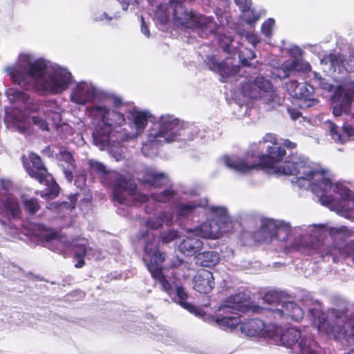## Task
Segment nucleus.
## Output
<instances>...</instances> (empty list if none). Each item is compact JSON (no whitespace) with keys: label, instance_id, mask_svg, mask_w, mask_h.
<instances>
[{"label":"nucleus","instance_id":"a211bd4d","mask_svg":"<svg viewBox=\"0 0 354 354\" xmlns=\"http://www.w3.org/2000/svg\"><path fill=\"white\" fill-rule=\"evenodd\" d=\"M274 87L271 82L262 76L257 77L253 81L245 82L241 88V93L244 98L261 99L266 93L273 95Z\"/></svg>","mask_w":354,"mask_h":354},{"label":"nucleus","instance_id":"f704fd0d","mask_svg":"<svg viewBox=\"0 0 354 354\" xmlns=\"http://www.w3.org/2000/svg\"><path fill=\"white\" fill-rule=\"evenodd\" d=\"M298 59L285 61L281 65L283 77H288L290 74L297 71Z\"/></svg>","mask_w":354,"mask_h":354},{"label":"nucleus","instance_id":"4be33fe9","mask_svg":"<svg viewBox=\"0 0 354 354\" xmlns=\"http://www.w3.org/2000/svg\"><path fill=\"white\" fill-rule=\"evenodd\" d=\"M140 180L151 187H160L169 183V177L153 167L145 168L140 174Z\"/></svg>","mask_w":354,"mask_h":354},{"label":"nucleus","instance_id":"6e6d98bb","mask_svg":"<svg viewBox=\"0 0 354 354\" xmlns=\"http://www.w3.org/2000/svg\"><path fill=\"white\" fill-rule=\"evenodd\" d=\"M153 0H148V1L151 3Z\"/></svg>","mask_w":354,"mask_h":354},{"label":"nucleus","instance_id":"e433bc0d","mask_svg":"<svg viewBox=\"0 0 354 354\" xmlns=\"http://www.w3.org/2000/svg\"><path fill=\"white\" fill-rule=\"evenodd\" d=\"M180 235L177 230H170L160 234V239L163 243H169L178 238Z\"/></svg>","mask_w":354,"mask_h":354},{"label":"nucleus","instance_id":"49530a36","mask_svg":"<svg viewBox=\"0 0 354 354\" xmlns=\"http://www.w3.org/2000/svg\"><path fill=\"white\" fill-rule=\"evenodd\" d=\"M319 84L320 86L322 87V88H323L326 91H332L333 90V86L331 84L326 82L325 80L319 78Z\"/></svg>","mask_w":354,"mask_h":354},{"label":"nucleus","instance_id":"bb28decb","mask_svg":"<svg viewBox=\"0 0 354 354\" xmlns=\"http://www.w3.org/2000/svg\"><path fill=\"white\" fill-rule=\"evenodd\" d=\"M207 205V201H192L186 203H178L175 206V212L178 219L189 217L194 214L198 207Z\"/></svg>","mask_w":354,"mask_h":354},{"label":"nucleus","instance_id":"c03bdc74","mask_svg":"<svg viewBox=\"0 0 354 354\" xmlns=\"http://www.w3.org/2000/svg\"><path fill=\"white\" fill-rule=\"evenodd\" d=\"M280 146H283L288 149H294L296 147V144L290 141L288 139H278Z\"/></svg>","mask_w":354,"mask_h":354},{"label":"nucleus","instance_id":"6e6552de","mask_svg":"<svg viewBox=\"0 0 354 354\" xmlns=\"http://www.w3.org/2000/svg\"><path fill=\"white\" fill-rule=\"evenodd\" d=\"M263 308L256 305H250L241 294L230 297L218 309V313L214 318L217 326L223 330L232 331L241 324V331L248 337L263 335L264 323L260 319H250L241 322L239 315L236 311L261 313Z\"/></svg>","mask_w":354,"mask_h":354},{"label":"nucleus","instance_id":"9d476101","mask_svg":"<svg viewBox=\"0 0 354 354\" xmlns=\"http://www.w3.org/2000/svg\"><path fill=\"white\" fill-rule=\"evenodd\" d=\"M88 165L91 174H97L101 178L102 183L113 187V196L115 202L129 206L149 200L147 195L136 190V186L133 181L127 180L115 171L108 170L102 162L89 160Z\"/></svg>","mask_w":354,"mask_h":354},{"label":"nucleus","instance_id":"412c9836","mask_svg":"<svg viewBox=\"0 0 354 354\" xmlns=\"http://www.w3.org/2000/svg\"><path fill=\"white\" fill-rule=\"evenodd\" d=\"M206 63L208 68L218 73L223 80L239 72V67L232 66L231 59L227 58L222 62H218L214 56H207Z\"/></svg>","mask_w":354,"mask_h":354},{"label":"nucleus","instance_id":"de8ad7c7","mask_svg":"<svg viewBox=\"0 0 354 354\" xmlns=\"http://www.w3.org/2000/svg\"><path fill=\"white\" fill-rule=\"evenodd\" d=\"M141 21V31L147 37H149L150 36V31L145 21V19L142 17H140Z\"/></svg>","mask_w":354,"mask_h":354},{"label":"nucleus","instance_id":"ddd939ff","mask_svg":"<svg viewBox=\"0 0 354 354\" xmlns=\"http://www.w3.org/2000/svg\"><path fill=\"white\" fill-rule=\"evenodd\" d=\"M33 234L44 241L46 247L57 252L63 253L66 250L73 248L77 259L75 266L77 268L84 266V257L91 259L95 256L96 250L90 246L85 239H71L40 224L34 226Z\"/></svg>","mask_w":354,"mask_h":354},{"label":"nucleus","instance_id":"473e14b6","mask_svg":"<svg viewBox=\"0 0 354 354\" xmlns=\"http://www.w3.org/2000/svg\"><path fill=\"white\" fill-rule=\"evenodd\" d=\"M151 197L153 201L157 202L169 203L177 198V193L172 189H168L159 194H152Z\"/></svg>","mask_w":354,"mask_h":354},{"label":"nucleus","instance_id":"37998d69","mask_svg":"<svg viewBox=\"0 0 354 354\" xmlns=\"http://www.w3.org/2000/svg\"><path fill=\"white\" fill-rule=\"evenodd\" d=\"M246 39L255 46L259 42V36L254 32H248L246 35Z\"/></svg>","mask_w":354,"mask_h":354},{"label":"nucleus","instance_id":"4c0bfd02","mask_svg":"<svg viewBox=\"0 0 354 354\" xmlns=\"http://www.w3.org/2000/svg\"><path fill=\"white\" fill-rule=\"evenodd\" d=\"M24 206L26 209L31 214H35L40 207L38 201L32 198L24 201Z\"/></svg>","mask_w":354,"mask_h":354},{"label":"nucleus","instance_id":"423d86ee","mask_svg":"<svg viewBox=\"0 0 354 354\" xmlns=\"http://www.w3.org/2000/svg\"><path fill=\"white\" fill-rule=\"evenodd\" d=\"M104 93L108 95L106 99H99L86 109L88 116L95 122L93 142L100 150H105L113 132L127 122L124 113L111 107V104L120 106L122 99L107 91L104 90Z\"/></svg>","mask_w":354,"mask_h":354},{"label":"nucleus","instance_id":"2f4dec72","mask_svg":"<svg viewBox=\"0 0 354 354\" xmlns=\"http://www.w3.org/2000/svg\"><path fill=\"white\" fill-rule=\"evenodd\" d=\"M41 184L46 185L45 190L41 193L42 198H55L58 196L59 192V187L58 184L53 179H49L48 182L40 183Z\"/></svg>","mask_w":354,"mask_h":354},{"label":"nucleus","instance_id":"a19ab883","mask_svg":"<svg viewBox=\"0 0 354 354\" xmlns=\"http://www.w3.org/2000/svg\"><path fill=\"white\" fill-rule=\"evenodd\" d=\"M289 55L292 59H300L303 55L302 50L297 46L292 45L289 48Z\"/></svg>","mask_w":354,"mask_h":354},{"label":"nucleus","instance_id":"f03ea898","mask_svg":"<svg viewBox=\"0 0 354 354\" xmlns=\"http://www.w3.org/2000/svg\"><path fill=\"white\" fill-rule=\"evenodd\" d=\"M14 84L28 91H36L44 95H57L69 93L71 102L85 106L88 103L106 99L104 89L90 81L75 82L71 72L66 67L29 52L19 54L16 62L3 68Z\"/></svg>","mask_w":354,"mask_h":354},{"label":"nucleus","instance_id":"5fc2aeb1","mask_svg":"<svg viewBox=\"0 0 354 354\" xmlns=\"http://www.w3.org/2000/svg\"><path fill=\"white\" fill-rule=\"evenodd\" d=\"M146 212L148 213L149 212V207L148 206L146 207Z\"/></svg>","mask_w":354,"mask_h":354},{"label":"nucleus","instance_id":"58836bf2","mask_svg":"<svg viewBox=\"0 0 354 354\" xmlns=\"http://www.w3.org/2000/svg\"><path fill=\"white\" fill-rule=\"evenodd\" d=\"M279 299V295L278 293L274 290H270L267 292L262 299L268 304L274 303L277 301Z\"/></svg>","mask_w":354,"mask_h":354},{"label":"nucleus","instance_id":"39448f33","mask_svg":"<svg viewBox=\"0 0 354 354\" xmlns=\"http://www.w3.org/2000/svg\"><path fill=\"white\" fill-rule=\"evenodd\" d=\"M7 97L11 103L16 104L10 111H6L8 125L20 133L26 132L30 126L29 115L32 123L42 131H49L51 120L55 126L62 121L64 110L55 100H48L38 103L26 93L16 88H9Z\"/></svg>","mask_w":354,"mask_h":354},{"label":"nucleus","instance_id":"1a4fd4ad","mask_svg":"<svg viewBox=\"0 0 354 354\" xmlns=\"http://www.w3.org/2000/svg\"><path fill=\"white\" fill-rule=\"evenodd\" d=\"M344 303L340 308L330 309L326 315L319 308L309 309L313 325L320 333L337 341H346L349 346L354 345V317L346 315Z\"/></svg>","mask_w":354,"mask_h":354},{"label":"nucleus","instance_id":"3c124183","mask_svg":"<svg viewBox=\"0 0 354 354\" xmlns=\"http://www.w3.org/2000/svg\"><path fill=\"white\" fill-rule=\"evenodd\" d=\"M113 19V17H109L106 12H104L101 15V16L98 18H96V20L97 21H103L104 19H106L108 21H110Z\"/></svg>","mask_w":354,"mask_h":354},{"label":"nucleus","instance_id":"ea45409f","mask_svg":"<svg viewBox=\"0 0 354 354\" xmlns=\"http://www.w3.org/2000/svg\"><path fill=\"white\" fill-rule=\"evenodd\" d=\"M299 85V83H298V82L296 80H291L286 83L287 91L292 97L298 95L297 93V88H298Z\"/></svg>","mask_w":354,"mask_h":354},{"label":"nucleus","instance_id":"c85d7f7f","mask_svg":"<svg viewBox=\"0 0 354 354\" xmlns=\"http://www.w3.org/2000/svg\"><path fill=\"white\" fill-rule=\"evenodd\" d=\"M297 89V93L299 95H294L293 97L304 100V104L303 106L300 105L301 107L313 106L317 103L315 100L310 98L314 92V88L311 85L306 83L299 84Z\"/></svg>","mask_w":354,"mask_h":354},{"label":"nucleus","instance_id":"9b49d317","mask_svg":"<svg viewBox=\"0 0 354 354\" xmlns=\"http://www.w3.org/2000/svg\"><path fill=\"white\" fill-rule=\"evenodd\" d=\"M172 13V19L176 26L198 29L201 36L207 37V31L214 32L215 22L211 17L196 15L186 10L180 0H170L167 6L160 5L155 12V19L160 23L166 24Z\"/></svg>","mask_w":354,"mask_h":354},{"label":"nucleus","instance_id":"aec40b11","mask_svg":"<svg viewBox=\"0 0 354 354\" xmlns=\"http://www.w3.org/2000/svg\"><path fill=\"white\" fill-rule=\"evenodd\" d=\"M278 305L281 306L280 308L272 309L275 317L290 319L295 322L301 320L304 317L303 309L295 301H285Z\"/></svg>","mask_w":354,"mask_h":354},{"label":"nucleus","instance_id":"72a5a7b5","mask_svg":"<svg viewBox=\"0 0 354 354\" xmlns=\"http://www.w3.org/2000/svg\"><path fill=\"white\" fill-rule=\"evenodd\" d=\"M77 194L71 195L69 197V202H63L59 205L50 204L48 208L49 209H57L58 210L66 209L67 211L71 212L75 208V203L77 200Z\"/></svg>","mask_w":354,"mask_h":354},{"label":"nucleus","instance_id":"a18cd8bd","mask_svg":"<svg viewBox=\"0 0 354 354\" xmlns=\"http://www.w3.org/2000/svg\"><path fill=\"white\" fill-rule=\"evenodd\" d=\"M287 111L290 118L294 120L298 119L301 114L299 111L294 108H288Z\"/></svg>","mask_w":354,"mask_h":354},{"label":"nucleus","instance_id":"8fccbe9b","mask_svg":"<svg viewBox=\"0 0 354 354\" xmlns=\"http://www.w3.org/2000/svg\"><path fill=\"white\" fill-rule=\"evenodd\" d=\"M306 48H308L313 53H319V46L318 45L307 44L305 46Z\"/></svg>","mask_w":354,"mask_h":354},{"label":"nucleus","instance_id":"4468645a","mask_svg":"<svg viewBox=\"0 0 354 354\" xmlns=\"http://www.w3.org/2000/svg\"><path fill=\"white\" fill-rule=\"evenodd\" d=\"M209 210L211 218L194 228L196 235L205 239H216L230 232L232 223L227 209L224 207L212 206Z\"/></svg>","mask_w":354,"mask_h":354},{"label":"nucleus","instance_id":"09e8293b","mask_svg":"<svg viewBox=\"0 0 354 354\" xmlns=\"http://www.w3.org/2000/svg\"><path fill=\"white\" fill-rule=\"evenodd\" d=\"M183 263V260L178 258V257H174L171 260L170 267L171 268H177L180 266Z\"/></svg>","mask_w":354,"mask_h":354},{"label":"nucleus","instance_id":"864d4df0","mask_svg":"<svg viewBox=\"0 0 354 354\" xmlns=\"http://www.w3.org/2000/svg\"><path fill=\"white\" fill-rule=\"evenodd\" d=\"M348 354H354V348L351 349Z\"/></svg>","mask_w":354,"mask_h":354},{"label":"nucleus","instance_id":"a878e982","mask_svg":"<svg viewBox=\"0 0 354 354\" xmlns=\"http://www.w3.org/2000/svg\"><path fill=\"white\" fill-rule=\"evenodd\" d=\"M188 234L179 245V250L185 254L189 256L196 254L203 247V241L196 235L194 229H187Z\"/></svg>","mask_w":354,"mask_h":354},{"label":"nucleus","instance_id":"7ed1b4c3","mask_svg":"<svg viewBox=\"0 0 354 354\" xmlns=\"http://www.w3.org/2000/svg\"><path fill=\"white\" fill-rule=\"evenodd\" d=\"M353 233L346 226L327 227L314 224L292 227L284 221L266 218L262 220L254 239L263 242L276 239L295 249L309 246L322 257H331L335 263L351 256L354 262V241L346 244L339 243L353 236Z\"/></svg>","mask_w":354,"mask_h":354},{"label":"nucleus","instance_id":"79ce46f5","mask_svg":"<svg viewBox=\"0 0 354 354\" xmlns=\"http://www.w3.org/2000/svg\"><path fill=\"white\" fill-rule=\"evenodd\" d=\"M311 71L310 64L301 59H298L297 71L307 73Z\"/></svg>","mask_w":354,"mask_h":354},{"label":"nucleus","instance_id":"20e7f679","mask_svg":"<svg viewBox=\"0 0 354 354\" xmlns=\"http://www.w3.org/2000/svg\"><path fill=\"white\" fill-rule=\"evenodd\" d=\"M173 220L174 213L169 210L160 212L146 221V226L148 230L141 235L145 242L143 261L152 277L157 279L160 283L163 291L166 292L183 308L195 315L202 317L205 315V312L186 301L188 295L185 289L179 286L173 278L162 273V265L165 259V254L159 251L158 241L153 232L149 230L159 229L164 225L170 226L173 223Z\"/></svg>","mask_w":354,"mask_h":354},{"label":"nucleus","instance_id":"dca6fc26","mask_svg":"<svg viewBox=\"0 0 354 354\" xmlns=\"http://www.w3.org/2000/svg\"><path fill=\"white\" fill-rule=\"evenodd\" d=\"M274 340L293 351L296 354H317L316 344L307 336L306 332L297 327L286 328L281 334L270 335Z\"/></svg>","mask_w":354,"mask_h":354},{"label":"nucleus","instance_id":"7c9ffc66","mask_svg":"<svg viewBox=\"0 0 354 354\" xmlns=\"http://www.w3.org/2000/svg\"><path fill=\"white\" fill-rule=\"evenodd\" d=\"M326 59L330 61L331 66L333 67L335 66V64H338L339 62H341L342 66L347 72H354V56H348L342 59L340 55L331 54Z\"/></svg>","mask_w":354,"mask_h":354},{"label":"nucleus","instance_id":"c756f323","mask_svg":"<svg viewBox=\"0 0 354 354\" xmlns=\"http://www.w3.org/2000/svg\"><path fill=\"white\" fill-rule=\"evenodd\" d=\"M196 263L203 267H210L216 265L220 261L219 254L214 251L198 253L195 257Z\"/></svg>","mask_w":354,"mask_h":354},{"label":"nucleus","instance_id":"4d7b16f0","mask_svg":"<svg viewBox=\"0 0 354 354\" xmlns=\"http://www.w3.org/2000/svg\"><path fill=\"white\" fill-rule=\"evenodd\" d=\"M115 18H118L119 17L118 15L114 16Z\"/></svg>","mask_w":354,"mask_h":354},{"label":"nucleus","instance_id":"6ab92c4d","mask_svg":"<svg viewBox=\"0 0 354 354\" xmlns=\"http://www.w3.org/2000/svg\"><path fill=\"white\" fill-rule=\"evenodd\" d=\"M30 162L25 164V167L28 174L36 178L39 183L48 182L51 179V175L44 166L40 157L35 153L29 155Z\"/></svg>","mask_w":354,"mask_h":354},{"label":"nucleus","instance_id":"b1692460","mask_svg":"<svg viewBox=\"0 0 354 354\" xmlns=\"http://www.w3.org/2000/svg\"><path fill=\"white\" fill-rule=\"evenodd\" d=\"M194 288L196 291L207 294L211 292L215 285L212 273L207 270H201L193 278Z\"/></svg>","mask_w":354,"mask_h":354},{"label":"nucleus","instance_id":"f257e3e1","mask_svg":"<svg viewBox=\"0 0 354 354\" xmlns=\"http://www.w3.org/2000/svg\"><path fill=\"white\" fill-rule=\"evenodd\" d=\"M286 156L274 133H267L254 144L243 158L225 156L224 164L230 169L245 174L256 168H267L272 173L296 176L292 180L299 187L310 188L320 203L340 216L354 220V193L342 183H334L328 172L313 168L308 158L295 155L281 163Z\"/></svg>","mask_w":354,"mask_h":354},{"label":"nucleus","instance_id":"2eb2a0df","mask_svg":"<svg viewBox=\"0 0 354 354\" xmlns=\"http://www.w3.org/2000/svg\"><path fill=\"white\" fill-rule=\"evenodd\" d=\"M215 13L219 24H216L215 22V31H207V36L209 34L214 35L217 38L219 45L223 48L224 51L227 52L230 54L238 53L241 63L243 66H249L250 61L256 57L255 53L250 49L245 48L243 50H240L239 47L234 46L233 44L234 41L232 37L230 35L223 34V26L229 22L228 14L223 12L220 10H217Z\"/></svg>","mask_w":354,"mask_h":354},{"label":"nucleus","instance_id":"cd10ccee","mask_svg":"<svg viewBox=\"0 0 354 354\" xmlns=\"http://www.w3.org/2000/svg\"><path fill=\"white\" fill-rule=\"evenodd\" d=\"M59 161L65 178L68 182H71L73 180V169L75 166L72 154L65 151L60 152Z\"/></svg>","mask_w":354,"mask_h":354},{"label":"nucleus","instance_id":"f8f14e48","mask_svg":"<svg viewBox=\"0 0 354 354\" xmlns=\"http://www.w3.org/2000/svg\"><path fill=\"white\" fill-rule=\"evenodd\" d=\"M129 115L135 128V131L128 132L123 129H116L115 131L112 133L113 136L111 135L105 150H108L110 155L113 157L116 161L122 160L124 158L125 148L122 143L136 139L144 132L149 121H150L151 124L147 131V140L142 142L141 150L145 156L153 157L156 156V154H146L144 151V145L148 142L149 131L152 126L154 118H158L160 115L153 116L148 110H138L136 109L130 111Z\"/></svg>","mask_w":354,"mask_h":354},{"label":"nucleus","instance_id":"c9c22d12","mask_svg":"<svg viewBox=\"0 0 354 354\" xmlns=\"http://www.w3.org/2000/svg\"><path fill=\"white\" fill-rule=\"evenodd\" d=\"M275 27V20L273 18H269L261 25V33L265 37L270 39L272 36V31Z\"/></svg>","mask_w":354,"mask_h":354},{"label":"nucleus","instance_id":"f3484780","mask_svg":"<svg viewBox=\"0 0 354 354\" xmlns=\"http://www.w3.org/2000/svg\"><path fill=\"white\" fill-rule=\"evenodd\" d=\"M354 98V81L344 82L335 88L333 113L335 117L348 114Z\"/></svg>","mask_w":354,"mask_h":354},{"label":"nucleus","instance_id":"393cba45","mask_svg":"<svg viewBox=\"0 0 354 354\" xmlns=\"http://www.w3.org/2000/svg\"><path fill=\"white\" fill-rule=\"evenodd\" d=\"M0 212L12 218H19L21 213L17 199L10 194H5L0 198Z\"/></svg>","mask_w":354,"mask_h":354},{"label":"nucleus","instance_id":"5701e85b","mask_svg":"<svg viewBox=\"0 0 354 354\" xmlns=\"http://www.w3.org/2000/svg\"><path fill=\"white\" fill-rule=\"evenodd\" d=\"M328 129L331 138L337 144H344L354 140V127L346 123L342 127L328 121Z\"/></svg>","mask_w":354,"mask_h":354},{"label":"nucleus","instance_id":"0eeeda50","mask_svg":"<svg viewBox=\"0 0 354 354\" xmlns=\"http://www.w3.org/2000/svg\"><path fill=\"white\" fill-rule=\"evenodd\" d=\"M199 133L198 127L189 125L173 114H162L154 118L152 122L148 142L144 145L145 153L147 155L157 154L158 148L164 144L192 140L198 136Z\"/></svg>","mask_w":354,"mask_h":354},{"label":"nucleus","instance_id":"603ef678","mask_svg":"<svg viewBox=\"0 0 354 354\" xmlns=\"http://www.w3.org/2000/svg\"><path fill=\"white\" fill-rule=\"evenodd\" d=\"M0 183L3 189H8V187L10 186V183L8 181L0 180Z\"/></svg>","mask_w":354,"mask_h":354}]
</instances>
